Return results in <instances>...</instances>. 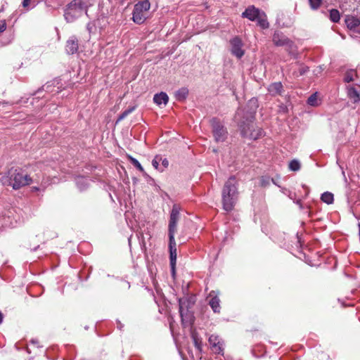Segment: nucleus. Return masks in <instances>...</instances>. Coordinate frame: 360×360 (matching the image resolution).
<instances>
[{
  "label": "nucleus",
  "instance_id": "23",
  "mask_svg": "<svg viewBox=\"0 0 360 360\" xmlns=\"http://www.w3.org/2000/svg\"><path fill=\"white\" fill-rule=\"evenodd\" d=\"M321 200L327 205H330L334 201L333 194L328 191L324 192L321 196Z\"/></svg>",
  "mask_w": 360,
  "mask_h": 360
},
{
  "label": "nucleus",
  "instance_id": "4",
  "mask_svg": "<svg viewBox=\"0 0 360 360\" xmlns=\"http://www.w3.org/2000/svg\"><path fill=\"white\" fill-rule=\"evenodd\" d=\"M91 5L89 0H72L64 10V18L70 23L80 18L84 13L87 14V8Z\"/></svg>",
  "mask_w": 360,
  "mask_h": 360
},
{
  "label": "nucleus",
  "instance_id": "30",
  "mask_svg": "<svg viewBox=\"0 0 360 360\" xmlns=\"http://www.w3.org/2000/svg\"><path fill=\"white\" fill-rule=\"evenodd\" d=\"M309 3L313 10H316L320 7L322 0H309Z\"/></svg>",
  "mask_w": 360,
  "mask_h": 360
},
{
  "label": "nucleus",
  "instance_id": "5",
  "mask_svg": "<svg viewBox=\"0 0 360 360\" xmlns=\"http://www.w3.org/2000/svg\"><path fill=\"white\" fill-rule=\"evenodd\" d=\"M150 3L148 0L139 1L134 6L132 20L138 25L143 23L148 17Z\"/></svg>",
  "mask_w": 360,
  "mask_h": 360
},
{
  "label": "nucleus",
  "instance_id": "11",
  "mask_svg": "<svg viewBox=\"0 0 360 360\" xmlns=\"http://www.w3.org/2000/svg\"><path fill=\"white\" fill-rule=\"evenodd\" d=\"M347 97L354 103L360 102V85L349 84L346 86Z\"/></svg>",
  "mask_w": 360,
  "mask_h": 360
},
{
  "label": "nucleus",
  "instance_id": "9",
  "mask_svg": "<svg viewBox=\"0 0 360 360\" xmlns=\"http://www.w3.org/2000/svg\"><path fill=\"white\" fill-rule=\"evenodd\" d=\"M230 44L231 53L237 58H241L245 53L244 50L242 49V40L238 37H235L230 40Z\"/></svg>",
  "mask_w": 360,
  "mask_h": 360
},
{
  "label": "nucleus",
  "instance_id": "19",
  "mask_svg": "<svg viewBox=\"0 0 360 360\" xmlns=\"http://www.w3.org/2000/svg\"><path fill=\"white\" fill-rule=\"evenodd\" d=\"M75 182L77 188L80 191H84L89 186V181L88 179L83 176H77L75 179Z\"/></svg>",
  "mask_w": 360,
  "mask_h": 360
},
{
  "label": "nucleus",
  "instance_id": "43",
  "mask_svg": "<svg viewBox=\"0 0 360 360\" xmlns=\"http://www.w3.org/2000/svg\"><path fill=\"white\" fill-rule=\"evenodd\" d=\"M359 235H360V223L359 224Z\"/></svg>",
  "mask_w": 360,
  "mask_h": 360
},
{
  "label": "nucleus",
  "instance_id": "21",
  "mask_svg": "<svg viewBox=\"0 0 360 360\" xmlns=\"http://www.w3.org/2000/svg\"><path fill=\"white\" fill-rule=\"evenodd\" d=\"M356 77L357 74L356 70L351 69L345 72L343 80L345 82L349 83L354 81Z\"/></svg>",
  "mask_w": 360,
  "mask_h": 360
},
{
  "label": "nucleus",
  "instance_id": "17",
  "mask_svg": "<svg viewBox=\"0 0 360 360\" xmlns=\"http://www.w3.org/2000/svg\"><path fill=\"white\" fill-rule=\"evenodd\" d=\"M283 84L281 82H274L268 86V91L272 96L281 95L283 91Z\"/></svg>",
  "mask_w": 360,
  "mask_h": 360
},
{
  "label": "nucleus",
  "instance_id": "37",
  "mask_svg": "<svg viewBox=\"0 0 360 360\" xmlns=\"http://www.w3.org/2000/svg\"><path fill=\"white\" fill-rule=\"evenodd\" d=\"M179 313H180L181 316L182 317L183 316V308H182V306H181V300H179Z\"/></svg>",
  "mask_w": 360,
  "mask_h": 360
},
{
  "label": "nucleus",
  "instance_id": "20",
  "mask_svg": "<svg viewBox=\"0 0 360 360\" xmlns=\"http://www.w3.org/2000/svg\"><path fill=\"white\" fill-rule=\"evenodd\" d=\"M255 21H257V25L262 29H266L269 26V24L267 21L266 15L264 12H262V14L258 17V18Z\"/></svg>",
  "mask_w": 360,
  "mask_h": 360
},
{
  "label": "nucleus",
  "instance_id": "8",
  "mask_svg": "<svg viewBox=\"0 0 360 360\" xmlns=\"http://www.w3.org/2000/svg\"><path fill=\"white\" fill-rule=\"evenodd\" d=\"M273 42L277 46H285L286 51L292 53L295 49L294 42L279 31L274 32Z\"/></svg>",
  "mask_w": 360,
  "mask_h": 360
},
{
  "label": "nucleus",
  "instance_id": "14",
  "mask_svg": "<svg viewBox=\"0 0 360 360\" xmlns=\"http://www.w3.org/2000/svg\"><path fill=\"white\" fill-rule=\"evenodd\" d=\"M79 49V41L75 36H71L66 41L65 51L67 53L73 55L77 53Z\"/></svg>",
  "mask_w": 360,
  "mask_h": 360
},
{
  "label": "nucleus",
  "instance_id": "13",
  "mask_svg": "<svg viewBox=\"0 0 360 360\" xmlns=\"http://www.w3.org/2000/svg\"><path fill=\"white\" fill-rule=\"evenodd\" d=\"M169 249L171 271L172 275L174 276L177 256L176 244L175 241H169Z\"/></svg>",
  "mask_w": 360,
  "mask_h": 360
},
{
  "label": "nucleus",
  "instance_id": "44",
  "mask_svg": "<svg viewBox=\"0 0 360 360\" xmlns=\"http://www.w3.org/2000/svg\"><path fill=\"white\" fill-rule=\"evenodd\" d=\"M297 204H300V200H297Z\"/></svg>",
  "mask_w": 360,
  "mask_h": 360
},
{
  "label": "nucleus",
  "instance_id": "40",
  "mask_svg": "<svg viewBox=\"0 0 360 360\" xmlns=\"http://www.w3.org/2000/svg\"><path fill=\"white\" fill-rule=\"evenodd\" d=\"M49 88V85H46V86H43V89H45L46 91V89Z\"/></svg>",
  "mask_w": 360,
  "mask_h": 360
},
{
  "label": "nucleus",
  "instance_id": "36",
  "mask_svg": "<svg viewBox=\"0 0 360 360\" xmlns=\"http://www.w3.org/2000/svg\"><path fill=\"white\" fill-rule=\"evenodd\" d=\"M6 29V23L4 22L2 24L0 25V32H3Z\"/></svg>",
  "mask_w": 360,
  "mask_h": 360
},
{
  "label": "nucleus",
  "instance_id": "39",
  "mask_svg": "<svg viewBox=\"0 0 360 360\" xmlns=\"http://www.w3.org/2000/svg\"><path fill=\"white\" fill-rule=\"evenodd\" d=\"M2 321H3V314H2V313L0 311V324L1 323Z\"/></svg>",
  "mask_w": 360,
  "mask_h": 360
},
{
  "label": "nucleus",
  "instance_id": "28",
  "mask_svg": "<svg viewBox=\"0 0 360 360\" xmlns=\"http://www.w3.org/2000/svg\"><path fill=\"white\" fill-rule=\"evenodd\" d=\"M162 160V157L159 155H156L154 159L152 160V165L158 170L162 172L163 168L159 167L160 163Z\"/></svg>",
  "mask_w": 360,
  "mask_h": 360
},
{
  "label": "nucleus",
  "instance_id": "33",
  "mask_svg": "<svg viewBox=\"0 0 360 360\" xmlns=\"http://www.w3.org/2000/svg\"><path fill=\"white\" fill-rule=\"evenodd\" d=\"M30 0H23L22 2V6L23 8H25L26 10H30L31 8L34 7V5L30 6Z\"/></svg>",
  "mask_w": 360,
  "mask_h": 360
},
{
  "label": "nucleus",
  "instance_id": "31",
  "mask_svg": "<svg viewBox=\"0 0 360 360\" xmlns=\"http://www.w3.org/2000/svg\"><path fill=\"white\" fill-rule=\"evenodd\" d=\"M192 339L193 340V342L195 344V346L198 348H200L201 345V340H200L195 333H192Z\"/></svg>",
  "mask_w": 360,
  "mask_h": 360
},
{
  "label": "nucleus",
  "instance_id": "29",
  "mask_svg": "<svg viewBox=\"0 0 360 360\" xmlns=\"http://www.w3.org/2000/svg\"><path fill=\"white\" fill-rule=\"evenodd\" d=\"M307 104L311 106H316L317 104V93L311 94L307 99Z\"/></svg>",
  "mask_w": 360,
  "mask_h": 360
},
{
  "label": "nucleus",
  "instance_id": "16",
  "mask_svg": "<svg viewBox=\"0 0 360 360\" xmlns=\"http://www.w3.org/2000/svg\"><path fill=\"white\" fill-rule=\"evenodd\" d=\"M209 305L214 313H219L221 310L220 300L214 291H211L209 294Z\"/></svg>",
  "mask_w": 360,
  "mask_h": 360
},
{
  "label": "nucleus",
  "instance_id": "22",
  "mask_svg": "<svg viewBox=\"0 0 360 360\" xmlns=\"http://www.w3.org/2000/svg\"><path fill=\"white\" fill-rule=\"evenodd\" d=\"M300 67L297 71H294L292 75L295 77H298L305 75L309 72V68L304 64H299Z\"/></svg>",
  "mask_w": 360,
  "mask_h": 360
},
{
  "label": "nucleus",
  "instance_id": "24",
  "mask_svg": "<svg viewBox=\"0 0 360 360\" xmlns=\"http://www.w3.org/2000/svg\"><path fill=\"white\" fill-rule=\"evenodd\" d=\"M188 94V90L186 88H181L176 91L175 96L178 101H184Z\"/></svg>",
  "mask_w": 360,
  "mask_h": 360
},
{
  "label": "nucleus",
  "instance_id": "42",
  "mask_svg": "<svg viewBox=\"0 0 360 360\" xmlns=\"http://www.w3.org/2000/svg\"><path fill=\"white\" fill-rule=\"evenodd\" d=\"M33 188H34V190H36V191H38V190H39V188H38L37 187H34Z\"/></svg>",
  "mask_w": 360,
  "mask_h": 360
},
{
  "label": "nucleus",
  "instance_id": "3",
  "mask_svg": "<svg viewBox=\"0 0 360 360\" xmlns=\"http://www.w3.org/2000/svg\"><path fill=\"white\" fill-rule=\"evenodd\" d=\"M221 195L224 210L227 212L231 211L238 199V187L234 176H230L225 182Z\"/></svg>",
  "mask_w": 360,
  "mask_h": 360
},
{
  "label": "nucleus",
  "instance_id": "38",
  "mask_svg": "<svg viewBox=\"0 0 360 360\" xmlns=\"http://www.w3.org/2000/svg\"><path fill=\"white\" fill-rule=\"evenodd\" d=\"M123 327H124V325L122 323H121L120 321H117V328L120 330H122Z\"/></svg>",
  "mask_w": 360,
  "mask_h": 360
},
{
  "label": "nucleus",
  "instance_id": "41",
  "mask_svg": "<svg viewBox=\"0 0 360 360\" xmlns=\"http://www.w3.org/2000/svg\"><path fill=\"white\" fill-rule=\"evenodd\" d=\"M6 104H8V103H5V102H4V103H2L1 105L2 107H4V105H6Z\"/></svg>",
  "mask_w": 360,
  "mask_h": 360
},
{
  "label": "nucleus",
  "instance_id": "25",
  "mask_svg": "<svg viewBox=\"0 0 360 360\" xmlns=\"http://www.w3.org/2000/svg\"><path fill=\"white\" fill-rule=\"evenodd\" d=\"M340 19V12L337 9H331L330 11V20L333 22H339Z\"/></svg>",
  "mask_w": 360,
  "mask_h": 360
},
{
  "label": "nucleus",
  "instance_id": "15",
  "mask_svg": "<svg viewBox=\"0 0 360 360\" xmlns=\"http://www.w3.org/2000/svg\"><path fill=\"white\" fill-rule=\"evenodd\" d=\"M345 21L348 29L360 34V20L358 18L347 15Z\"/></svg>",
  "mask_w": 360,
  "mask_h": 360
},
{
  "label": "nucleus",
  "instance_id": "26",
  "mask_svg": "<svg viewBox=\"0 0 360 360\" xmlns=\"http://www.w3.org/2000/svg\"><path fill=\"white\" fill-rule=\"evenodd\" d=\"M135 110V107H130L128 109L124 110L118 117L116 122H119L126 118L130 113H131Z\"/></svg>",
  "mask_w": 360,
  "mask_h": 360
},
{
  "label": "nucleus",
  "instance_id": "7",
  "mask_svg": "<svg viewBox=\"0 0 360 360\" xmlns=\"http://www.w3.org/2000/svg\"><path fill=\"white\" fill-rule=\"evenodd\" d=\"M210 123L215 141L224 142L226 139L228 135L226 128L216 117L212 118L210 120Z\"/></svg>",
  "mask_w": 360,
  "mask_h": 360
},
{
  "label": "nucleus",
  "instance_id": "10",
  "mask_svg": "<svg viewBox=\"0 0 360 360\" xmlns=\"http://www.w3.org/2000/svg\"><path fill=\"white\" fill-rule=\"evenodd\" d=\"M209 343L211 349L215 354H224V342L222 340L216 335H212L209 338Z\"/></svg>",
  "mask_w": 360,
  "mask_h": 360
},
{
  "label": "nucleus",
  "instance_id": "18",
  "mask_svg": "<svg viewBox=\"0 0 360 360\" xmlns=\"http://www.w3.org/2000/svg\"><path fill=\"white\" fill-rule=\"evenodd\" d=\"M153 101L158 105H161L162 104L166 105L169 101V97L165 92H160L154 95Z\"/></svg>",
  "mask_w": 360,
  "mask_h": 360
},
{
  "label": "nucleus",
  "instance_id": "32",
  "mask_svg": "<svg viewBox=\"0 0 360 360\" xmlns=\"http://www.w3.org/2000/svg\"><path fill=\"white\" fill-rule=\"evenodd\" d=\"M131 162L140 172H143V168L141 166V163L136 158H131Z\"/></svg>",
  "mask_w": 360,
  "mask_h": 360
},
{
  "label": "nucleus",
  "instance_id": "34",
  "mask_svg": "<svg viewBox=\"0 0 360 360\" xmlns=\"http://www.w3.org/2000/svg\"><path fill=\"white\" fill-rule=\"evenodd\" d=\"M160 162L162 163V168H163V169L167 167L169 165V162H168L167 159H166V158H164V159L162 158V160Z\"/></svg>",
  "mask_w": 360,
  "mask_h": 360
},
{
  "label": "nucleus",
  "instance_id": "12",
  "mask_svg": "<svg viewBox=\"0 0 360 360\" xmlns=\"http://www.w3.org/2000/svg\"><path fill=\"white\" fill-rule=\"evenodd\" d=\"M262 12L254 6H250L242 13L241 16L251 21H255Z\"/></svg>",
  "mask_w": 360,
  "mask_h": 360
},
{
  "label": "nucleus",
  "instance_id": "35",
  "mask_svg": "<svg viewBox=\"0 0 360 360\" xmlns=\"http://www.w3.org/2000/svg\"><path fill=\"white\" fill-rule=\"evenodd\" d=\"M269 183V178H262V185L265 186Z\"/></svg>",
  "mask_w": 360,
  "mask_h": 360
},
{
  "label": "nucleus",
  "instance_id": "27",
  "mask_svg": "<svg viewBox=\"0 0 360 360\" xmlns=\"http://www.w3.org/2000/svg\"><path fill=\"white\" fill-rule=\"evenodd\" d=\"M289 169L291 171L297 172L300 169V162L297 160H292L289 163Z\"/></svg>",
  "mask_w": 360,
  "mask_h": 360
},
{
  "label": "nucleus",
  "instance_id": "1",
  "mask_svg": "<svg viewBox=\"0 0 360 360\" xmlns=\"http://www.w3.org/2000/svg\"><path fill=\"white\" fill-rule=\"evenodd\" d=\"M249 108L246 111L238 108L235 115V120L238 122L243 137L251 140H257L264 136V131L260 127H255L254 120L257 108V100L250 99L247 105Z\"/></svg>",
  "mask_w": 360,
  "mask_h": 360
},
{
  "label": "nucleus",
  "instance_id": "6",
  "mask_svg": "<svg viewBox=\"0 0 360 360\" xmlns=\"http://www.w3.org/2000/svg\"><path fill=\"white\" fill-rule=\"evenodd\" d=\"M179 206L176 204L174 205L170 213L168 225L169 241H175L174 235L177 229V222L179 219Z\"/></svg>",
  "mask_w": 360,
  "mask_h": 360
},
{
  "label": "nucleus",
  "instance_id": "2",
  "mask_svg": "<svg viewBox=\"0 0 360 360\" xmlns=\"http://www.w3.org/2000/svg\"><path fill=\"white\" fill-rule=\"evenodd\" d=\"M1 184L4 186H11L15 190L30 185L32 178L21 168H11L7 174L0 178Z\"/></svg>",
  "mask_w": 360,
  "mask_h": 360
}]
</instances>
